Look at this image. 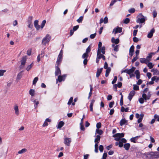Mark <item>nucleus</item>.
<instances>
[{
  "label": "nucleus",
  "mask_w": 159,
  "mask_h": 159,
  "mask_svg": "<svg viewBox=\"0 0 159 159\" xmlns=\"http://www.w3.org/2000/svg\"><path fill=\"white\" fill-rule=\"evenodd\" d=\"M91 51V46L90 45H89V47L87 48L86 49V52H85L89 53V52H90Z\"/></svg>",
  "instance_id": "41"
},
{
  "label": "nucleus",
  "mask_w": 159,
  "mask_h": 159,
  "mask_svg": "<svg viewBox=\"0 0 159 159\" xmlns=\"http://www.w3.org/2000/svg\"><path fill=\"white\" fill-rule=\"evenodd\" d=\"M130 21V20L129 18H127L124 21V23L125 24H128Z\"/></svg>",
  "instance_id": "45"
},
{
  "label": "nucleus",
  "mask_w": 159,
  "mask_h": 159,
  "mask_svg": "<svg viewBox=\"0 0 159 159\" xmlns=\"http://www.w3.org/2000/svg\"><path fill=\"white\" fill-rule=\"evenodd\" d=\"M116 2V0H112L110 4V6H112Z\"/></svg>",
  "instance_id": "58"
},
{
  "label": "nucleus",
  "mask_w": 159,
  "mask_h": 159,
  "mask_svg": "<svg viewBox=\"0 0 159 159\" xmlns=\"http://www.w3.org/2000/svg\"><path fill=\"white\" fill-rule=\"evenodd\" d=\"M130 146V145L129 143H126L124 144V148L126 150H128Z\"/></svg>",
  "instance_id": "22"
},
{
  "label": "nucleus",
  "mask_w": 159,
  "mask_h": 159,
  "mask_svg": "<svg viewBox=\"0 0 159 159\" xmlns=\"http://www.w3.org/2000/svg\"><path fill=\"white\" fill-rule=\"evenodd\" d=\"M71 142V139L70 138H66L64 139V143L66 145L69 146Z\"/></svg>",
  "instance_id": "9"
},
{
  "label": "nucleus",
  "mask_w": 159,
  "mask_h": 159,
  "mask_svg": "<svg viewBox=\"0 0 159 159\" xmlns=\"http://www.w3.org/2000/svg\"><path fill=\"white\" fill-rule=\"evenodd\" d=\"M147 66L149 69H151L153 67L154 65H153L152 62H150L148 64Z\"/></svg>",
  "instance_id": "34"
},
{
  "label": "nucleus",
  "mask_w": 159,
  "mask_h": 159,
  "mask_svg": "<svg viewBox=\"0 0 159 159\" xmlns=\"http://www.w3.org/2000/svg\"><path fill=\"white\" fill-rule=\"evenodd\" d=\"M150 61V59H147L146 58H141L140 59V61L142 63H144L147 64L148 62Z\"/></svg>",
  "instance_id": "14"
},
{
  "label": "nucleus",
  "mask_w": 159,
  "mask_h": 159,
  "mask_svg": "<svg viewBox=\"0 0 159 159\" xmlns=\"http://www.w3.org/2000/svg\"><path fill=\"white\" fill-rule=\"evenodd\" d=\"M64 125V123L63 121H60L59 122L58 126L57 128H61Z\"/></svg>",
  "instance_id": "24"
},
{
  "label": "nucleus",
  "mask_w": 159,
  "mask_h": 159,
  "mask_svg": "<svg viewBox=\"0 0 159 159\" xmlns=\"http://www.w3.org/2000/svg\"><path fill=\"white\" fill-rule=\"evenodd\" d=\"M101 137L99 135H97L96 138L94 140L95 143H99Z\"/></svg>",
  "instance_id": "29"
},
{
  "label": "nucleus",
  "mask_w": 159,
  "mask_h": 159,
  "mask_svg": "<svg viewBox=\"0 0 159 159\" xmlns=\"http://www.w3.org/2000/svg\"><path fill=\"white\" fill-rule=\"evenodd\" d=\"M142 98L145 101H146L147 100H148L147 98V95L145 93H143L142 94Z\"/></svg>",
  "instance_id": "40"
},
{
  "label": "nucleus",
  "mask_w": 159,
  "mask_h": 159,
  "mask_svg": "<svg viewBox=\"0 0 159 159\" xmlns=\"http://www.w3.org/2000/svg\"><path fill=\"white\" fill-rule=\"evenodd\" d=\"M38 77H35L33 81V84L34 85H35L37 81H38Z\"/></svg>",
  "instance_id": "37"
},
{
  "label": "nucleus",
  "mask_w": 159,
  "mask_h": 159,
  "mask_svg": "<svg viewBox=\"0 0 159 159\" xmlns=\"http://www.w3.org/2000/svg\"><path fill=\"white\" fill-rule=\"evenodd\" d=\"M27 149L25 148H23L18 152V154L23 153L26 152Z\"/></svg>",
  "instance_id": "35"
},
{
  "label": "nucleus",
  "mask_w": 159,
  "mask_h": 159,
  "mask_svg": "<svg viewBox=\"0 0 159 159\" xmlns=\"http://www.w3.org/2000/svg\"><path fill=\"white\" fill-rule=\"evenodd\" d=\"M117 79V77L116 76H115L114 77V78L113 81H112V84H114L116 82V81Z\"/></svg>",
  "instance_id": "42"
},
{
  "label": "nucleus",
  "mask_w": 159,
  "mask_h": 159,
  "mask_svg": "<svg viewBox=\"0 0 159 159\" xmlns=\"http://www.w3.org/2000/svg\"><path fill=\"white\" fill-rule=\"evenodd\" d=\"M133 40L134 42L137 43V42H138L139 41V39L138 38H137L136 37H134L133 38Z\"/></svg>",
  "instance_id": "55"
},
{
  "label": "nucleus",
  "mask_w": 159,
  "mask_h": 159,
  "mask_svg": "<svg viewBox=\"0 0 159 159\" xmlns=\"http://www.w3.org/2000/svg\"><path fill=\"white\" fill-rule=\"evenodd\" d=\"M33 18V17L32 16H30L29 17V20L28 21V23H31V20Z\"/></svg>",
  "instance_id": "60"
},
{
  "label": "nucleus",
  "mask_w": 159,
  "mask_h": 159,
  "mask_svg": "<svg viewBox=\"0 0 159 159\" xmlns=\"http://www.w3.org/2000/svg\"><path fill=\"white\" fill-rule=\"evenodd\" d=\"M23 71H21L17 75V77H16V80H20L22 77V72Z\"/></svg>",
  "instance_id": "28"
},
{
  "label": "nucleus",
  "mask_w": 159,
  "mask_h": 159,
  "mask_svg": "<svg viewBox=\"0 0 159 159\" xmlns=\"http://www.w3.org/2000/svg\"><path fill=\"white\" fill-rule=\"evenodd\" d=\"M114 104V101H112V102H110V103H109V107L110 108H112L113 107V105Z\"/></svg>",
  "instance_id": "57"
},
{
  "label": "nucleus",
  "mask_w": 159,
  "mask_h": 159,
  "mask_svg": "<svg viewBox=\"0 0 159 159\" xmlns=\"http://www.w3.org/2000/svg\"><path fill=\"white\" fill-rule=\"evenodd\" d=\"M67 75L66 74H64L62 75H61L58 76V79H57V81L59 82H61L62 81L65 80Z\"/></svg>",
  "instance_id": "5"
},
{
  "label": "nucleus",
  "mask_w": 159,
  "mask_h": 159,
  "mask_svg": "<svg viewBox=\"0 0 159 159\" xmlns=\"http://www.w3.org/2000/svg\"><path fill=\"white\" fill-rule=\"evenodd\" d=\"M51 39V37L48 34H47L42 40V44L44 45H45L47 43L49 42Z\"/></svg>",
  "instance_id": "2"
},
{
  "label": "nucleus",
  "mask_w": 159,
  "mask_h": 159,
  "mask_svg": "<svg viewBox=\"0 0 159 159\" xmlns=\"http://www.w3.org/2000/svg\"><path fill=\"white\" fill-rule=\"evenodd\" d=\"M29 94L32 96L33 97L35 94V90L34 89H30L29 90Z\"/></svg>",
  "instance_id": "27"
},
{
  "label": "nucleus",
  "mask_w": 159,
  "mask_h": 159,
  "mask_svg": "<svg viewBox=\"0 0 159 159\" xmlns=\"http://www.w3.org/2000/svg\"><path fill=\"white\" fill-rule=\"evenodd\" d=\"M138 16L140 17L138 18L136 20L137 23H143L145 21V17L142 13H140Z\"/></svg>",
  "instance_id": "4"
},
{
  "label": "nucleus",
  "mask_w": 159,
  "mask_h": 159,
  "mask_svg": "<svg viewBox=\"0 0 159 159\" xmlns=\"http://www.w3.org/2000/svg\"><path fill=\"white\" fill-rule=\"evenodd\" d=\"M139 101L141 104H143L144 102V100L142 98H139Z\"/></svg>",
  "instance_id": "53"
},
{
  "label": "nucleus",
  "mask_w": 159,
  "mask_h": 159,
  "mask_svg": "<svg viewBox=\"0 0 159 159\" xmlns=\"http://www.w3.org/2000/svg\"><path fill=\"white\" fill-rule=\"evenodd\" d=\"M124 136V133H116L113 135V137L115 138L114 140L116 141H119L120 140L121 138H122Z\"/></svg>",
  "instance_id": "3"
},
{
  "label": "nucleus",
  "mask_w": 159,
  "mask_h": 159,
  "mask_svg": "<svg viewBox=\"0 0 159 159\" xmlns=\"http://www.w3.org/2000/svg\"><path fill=\"white\" fill-rule=\"evenodd\" d=\"M145 154L147 157H148V156H150V158H154L157 157L159 156V153L158 152H146L145 153Z\"/></svg>",
  "instance_id": "1"
},
{
  "label": "nucleus",
  "mask_w": 159,
  "mask_h": 159,
  "mask_svg": "<svg viewBox=\"0 0 159 159\" xmlns=\"http://www.w3.org/2000/svg\"><path fill=\"white\" fill-rule=\"evenodd\" d=\"M154 55V53L153 52H151L150 53L148 54V56H147L146 57V59H150L151 60V59L152 57V55Z\"/></svg>",
  "instance_id": "32"
},
{
  "label": "nucleus",
  "mask_w": 159,
  "mask_h": 159,
  "mask_svg": "<svg viewBox=\"0 0 159 159\" xmlns=\"http://www.w3.org/2000/svg\"><path fill=\"white\" fill-rule=\"evenodd\" d=\"M138 58V57L136 56L134 57L132 60L131 62L132 63H133L134 62H135L137 59Z\"/></svg>",
  "instance_id": "59"
},
{
  "label": "nucleus",
  "mask_w": 159,
  "mask_h": 159,
  "mask_svg": "<svg viewBox=\"0 0 159 159\" xmlns=\"http://www.w3.org/2000/svg\"><path fill=\"white\" fill-rule=\"evenodd\" d=\"M6 70H0V76L3 75L4 73L6 72Z\"/></svg>",
  "instance_id": "49"
},
{
  "label": "nucleus",
  "mask_w": 159,
  "mask_h": 159,
  "mask_svg": "<svg viewBox=\"0 0 159 159\" xmlns=\"http://www.w3.org/2000/svg\"><path fill=\"white\" fill-rule=\"evenodd\" d=\"M134 47L133 45H132L130 48L129 51L134 52Z\"/></svg>",
  "instance_id": "50"
},
{
  "label": "nucleus",
  "mask_w": 159,
  "mask_h": 159,
  "mask_svg": "<svg viewBox=\"0 0 159 159\" xmlns=\"http://www.w3.org/2000/svg\"><path fill=\"white\" fill-rule=\"evenodd\" d=\"M96 33H95L94 34H91L90 35V37L92 39H94L96 35Z\"/></svg>",
  "instance_id": "61"
},
{
  "label": "nucleus",
  "mask_w": 159,
  "mask_h": 159,
  "mask_svg": "<svg viewBox=\"0 0 159 159\" xmlns=\"http://www.w3.org/2000/svg\"><path fill=\"white\" fill-rule=\"evenodd\" d=\"M135 93V92L134 90L131 91L129 93L128 96V98L130 101L131 100L133 97Z\"/></svg>",
  "instance_id": "11"
},
{
  "label": "nucleus",
  "mask_w": 159,
  "mask_h": 159,
  "mask_svg": "<svg viewBox=\"0 0 159 159\" xmlns=\"http://www.w3.org/2000/svg\"><path fill=\"white\" fill-rule=\"evenodd\" d=\"M62 56H61V54H59L56 65H59L62 61Z\"/></svg>",
  "instance_id": "10"
},
{
  "label": "nucleus",
  "mask_w": 159,
  "mask_h": 159,
  "mask_svg": "<svg viewBox=\"0 0 159 159\" xmlns=\"http://www.w3.org/2000/svg\"><path fill=\"white\" fill-rule=\"evenodd\" d=\"M73 98L72 97H71L70 98V99H69V100L67 103V104L69 105H70L73 101Z\"/></svg>",
  "instance_id": "48"
},
{
  "label": "nucleus",
  "mask_w": 159,
  "mask_h": 159,
  "mask_svg": "<svg viewBox=\"0 0 159 159\" xmlns=\"http://www.w3.org/2000/svg\"><path fill=\"white\" fill-rule=\"evenodd\" d=\"M102 46V43L101 42H99L98 44V54L100 53L101 52V48Z\"/></svg>",
  "instance_id": "26"
},
{
  "label": "nucleus",
  "mask_w": 159,
  "mask_h": 159,
  "mask_svg": "<svg viewBox=\"0 0 159 159\" xmlns=\"http://www.w3.org/2000/svg\"><path fill=\"white\" fill-rule=\"evenodd\" d=\"M14 110L15 112V113L17 115H18L19 114V110L18 107L16 105L14 107Z\"/></svg>",
  "instance_id": "30"
},
{
  "label": "nucleus",
  "mask_w": 159,
  "mask_h": 159,
  "mask_svg": "<svg viewBox=\"0 0 159 159\" xmlns=\"http://www.w3.org/2000/svg\"><path fill=\"white\" fill-rule=\"evenodd\" d=\"M26 60V56H24L22 57V59L20 61L21 65L20 66V69H22L23 67V66H24L25 65Z\"/></svg>",
  "instance_id": "6"
},
{
  "label": "nucleus",
  "mask_w": 159,
  "mask_h": 159,
  "mask_svg": "<svg viewBox=\"0 0 159 159\" xmlns=\"http://www.w3.org/2000/svg\"><path fill=\"white\" fill-rule=\"evenodd\" d=\"M101 123L100 122L96 124V127L98 129H99L101 128Z\"/></svg>",
  "instance_id": "52"
},
{
  "label": "nucleus",
  "mask_w": 159,
  "mask_h": 159,
  "mask_svg": "<svg viewBox=\"0 0 159 159\" xmlns=\"http://www.w3.org/2000/svg\"><path fill=\"white\" fill-rule=\"evenodd\" d=\"M133 89L134 90H139V87L136 84L133 85Z\"/></svg>",
  "instance_id": "38"
},
{
  "label": "nucleus",
  "mask_w": 159,
  "mask_h": 159,
  "mask_svg": "<svg viewBox=\"0 0 159 159\" xmlns=\"http://www.w3.org/2000/svg\"><path fill=\"white\" fill-rule=\"evenodd\" d=\"M154 118L155 119L157 118V120L158 121H159V116L157 114H155L154 115Z\"/></svg>",
  "instance_id": "63"
},
{
  "label": "nucleus",
  "mask_w": 159,
  "mask_h": 159,
  "mask_svg": "<svg viewBox=\"0 0 159 159\" xmlns=\"http://www.w3.org/2000/svg\"><path fill=\"white\" fill-rule=\"evenodd\" d=\"M88 57H89L88 53H87L86 52L84 53L82 56V58L83 59L87 58Z\"/></svg>",
  "instance_id": "33"
},
{
  "label": "nucleus",
  "mask_w": 159,
  "mask_h": 159,
  "mask_svg": "<svg viewBox=\"0 0 159 159\" xmlns=\"http://www.w3.org/2000/svg\"><path fill=\"white\" fill-rule=\"evenodd\" d=\"M120 140L123 143H125L127 142L126 139L125 138H122L121 139H120Z\"/></svg>",
  "instance_id": "62"
},
{
  "label": "nucleus",
  "mask_w": 159,
  "mask_h": 159,
  "mask_svg": "<svg viewBox=\"0 0 159 159\" xmlns=\"http://www.w3.org/2000/svg\"><path fill=\"white\" fill-rule=\"evenodd\" d=\"M140 137V136H138L134 137H132L130 139V141L131 142H133L134 143H138L137 140Z\"/></svg>",
  "instance_id": "15"
},
{
  "label": "nucleus",
  "mask_w": 159,
  "mask_h": 159,
  "mask_svg": "<svg viewBox=\"0 0 159 159\" xmlns=\"http://www.w3.org/2000/svg\"><path fill=\"white\" fill-rule=\"evenodd\" d=\"M38 22L39 21L37 20H35L34 22V26L38 30H39L40 28V26L38 24Z\"/></svg>",
  "instance_id": "16"
},
{
  "label": "nucleus",
  "mask_w": 159,
  "mask_h": 159,
  "mask_svg": "<svg viewBox=\"0 0 159 159\" xmlns=\"http://www.w3.org/2000/svg\"><path fill=\"white\" fill-rule=\"evenodd\" d=\"M33 102L34 103V106L35 108H36L37 107V106L39 104V101H36V100H34L33 101Z\"/></svg>",
  "instance_id": "44"
},
{
  "label": "nucleus",
  "mask_w": 159,
  "mask_h": 159,
  "mask_svg": "<svg viewBox=\"0 0 159 159\" xmlns=\"http://www.w3.org/2000/svg\"><path fill=\"white\" fill-rule=\"evenodd\" d=\"M117 84H115L113 85V89L116 91L117 92Z\"/></svg>",
  "instance_id": "51"
},
{
  "label": "nucleus",
  "mask_w": 159,
  "mask_h": 159,
  "mask_svg": "<svg viewBox=\"0 0 159 159\" xmlns=\"http://www.w3.org/2000/svg\"><path fill=\"white\" fill-rule=\"evenodd\" d=\"M135 9L134 8H131L128 10V11L130 13H133L135 12Z\"/></svg>",
  "instance_id": "36"
},
{
  "label": "nucleus",
  "mask_w": 159,
  "mask_h": 159,
  "mask_svg": "<svg viewBox=\"0 0 159 159\" xmlns=\"http://www.w3.org/2000/svg\"><path fill=\"white\" fill-rule=\"evenodd\" d=\"M97 56H98V59H100L102 58L104 60H105L106 59L105 57L103 54H101V52H100V53L98 54V52H97Z\"/></svg>",
  "instance_id": "21"
},
{
  "label": "nucleus",
  "mask_w": 159,
  "mask_h": 159,
  "mask_svg": "<svg viewBox=\"0 0 159 159\" xmlns=\"http://www.w3.org/2000/svg\"><path fill=\"white\" fill-rule=\"evenodd\" d=\"M103 69L102 68H101L100 69L98 68L97 70V73H96V77H98L100 75V74H101V72H102V70Z\"/></svg>",
  "instance_id": "20"
},
{
  "label": "nucleus",
  "mask_w": 159,
  "mask_h": 159,
  "mask_svg": "<svg viewBox=\"0 0 159 159\" xmlns=\"http://www.w3.org/2000/svg\"><path fill=\"white\" fill-rule=\"evenodd\" d=\"M33 66V63L31 64L30 65H29L26 68V70L27 71H29L32 68Z\"/></svg>",
  "instance_id": "43"
},
{
  "label": "nucleus",
  "mask_w": 159,
  "mask_h": 159,
  "mask_svg": "<svg viewBox=\"0 0 159 159\" xmlns=\"http://www.w3.org/2000/svg\"><path fill=\"white\" fill-rule=\"evenodd\" d=\"M127 123V120L125 119H122L120 122V125L121 126H122Z\"/></svg>",
  "instance_id": "19"
},
{
  "label": "nucleus",
  "mask_w": 159,
  "mask_h": 159,
  "mask_svg": "<svg viewBox=\"0 0 159 159\" xmlns=\"http://www.w3.org/2000/svg\"><path fill=\"white\" fill-rule=\"evenodd\" d=\"M122 27H117L116 28L113 29L112 33H114L115 35L118 33H120L122 31Z\"/></svg>",
  "instance_id": "8"
},
{
  "label": "nucleus",
  "mask_w": 159,
  "mask_h": 159,
  "mask_svg": "<svg viewBox=\"0 0 159 159\" xmlns=\"http://www.w3.org/2000/svg\"><path fill=\"white\" fill-rule=\"evenodd\" d=\"M111 41L112 43H115V44H117L119 43L120 40L118 38L115 39L114 37H112L111 39Z\"/></svg>",
  "instance_id": "18"
},
{
  "label": "nucleus",
  "mask_w": 159,
  "mask_h": 159,
  "mask_svg": "<svg viewBox=\"0 0 159 159\" xmlns=\"http://www.w3.org/2000/svg\"><path fill=\"white\" fill-rule=\"evenodd\" d=\"M46 23V21L45 20H43L41 23V26L40 27L41 28V29H43L44 27L45 24Z\"/></svg>",
  "instance_id": "39"
},
{
  "label": "nucleus",
  "mask_w": 159,
  "mask_h": 159,
  "mask_svg": "<svg viewBox=\"0 0 159 159\" xmlns=\"http://www.w3.org/2000/svg\"><path fill=\"white\" fill-rule=\"evenodd\" d=\"M153 75H159V71H158L157 69H156L155 72L153 73Z\"/></svg>",
  "instance_id": "64"
},
{
  "label": "nucleus",
  "mask_w": 159,
  "mask_h": 159,
  "mask_svg": "<svg viewBox=\"0 0 159 159\" xmlns=\"http://www.w3.org/2000/svg\"><path fill=\"white\" fill-rule=\"evenodd\" d=\"M108 18L107 16H106L104 19L102 18L100 20L99 23L101 24L103 22L104 24H107L108 22Z\"/></svg>",
  "instance_id": "13"
},
{
  "label": "nucleus",
  "mask_w": 159,
  "mask_h": 159,
  "mask_svg": "<svg viewBox=\"0 0 159 159\" xmlns=\"http://www.w3.org/2000/svg\"><path fill=\"white\" fill-rule=\"evenodd\" d=\"M59 65H56L55 66V76H57L58 75H61V70L59 67Z\"/></svg>",
  "instance_id": "7"
},
{
  "label": "nucleus",
  "mask_w": 159,
  "mask_h": 159,
  "mask_svg": "<svg viewBox=\"0 0 159 159\" xmlns=\"http://www.w3.org/2000/svg\"><path fill=\"white\" fill-rule=\"evenodd\" d=\"M155 30L154 28H152L151 30L148 33V35L147 37L149 38H151L152 37L153 34L154 33Z\"/></svg>",
  "instance_id": "12"
},
{
  "label": "nucleus",
  "mask_w": 159,
  "mask_h": 159,
  "mask_svg": "<svg viewBox=\"0 0 159 159\" xmlns=\"http://www.w3.org/2000/svg\"><path fill=\"white\" fill-rule=\"evenodd\" d=\"M107 154V153H104L103 155L102 158L101 159H106Z\"/></svg>",
  "instance_id": "56"
},
{
  "label": "nucleus",
  "mask_w": 159,
  "mask_h": 159,
  "mask_svg": "<svg viewBox=\"0 0 159 159\" xmlns=\"http://www.w3.org/2000/svg\"><path fill=\"white\" fill-rule=\"evenodd\" d=\"M135 69V68L134 67H132L130 69H127V74H128V75H130L131 73H133Z\"/></svg>",
  "instance_id": "17"
},
{
  "label": "nucleus",
  "mask_w": 159,
  "mask_h": 159,
  "mask_svg": "<svg viewBox=\"0 0 159 159\" xmlns=\"http://www.w3.org/2000/svg\"><path fill=\"white\" fill-rule=\"evenodd\" d=\"M83 20V17L82 16H80L79 18L77 20V21L79 23H81Z\"/></svg>",
  "instance_id": "46"
},
{
  "label": "nucleus",
  "mask_w": 159,
  "mask_h": 159,
  "mask_svg": "<svg viewBox=\"0 0 159 159\" xmlns=\"http://www.w3.org/2000/svg\"><path fill=\"white\" fill-rule=\"evenodd\" d=\"M105 47H102L101 49V52L103 54H105Z\"/></svg>",
  "instance_id": "47"
},
{
  "label": "nucleus",
  "mask_w": 159,
  "mask_h": 159,
  "mask_svg": "<svg viewBox=\"0 0 159 159\" xmlns=\"http://www.w3.org/2000/svg\"><path fill=\"white\" fill-rule=\"evenodd\" d=\"M96 132L97 134L100 135L102 134L103 132L102 130L99 129H97L96 130Z\"/></svg>",
  "instance_id": "31"
},
{
  "label": "nucleus",
  "mask_w": 159,
  "mask_h": 159,
  "mask_svg": "<svg viewBox=\"0 0 159 159\" xmlns=\"http://www.w3.org/2000/svg\"><path fill=\"white\" fill-rule=\"evenodd\" d=\"M134 74L136 75V78L137 79H139L140 78V72L139 70H136L134 72Z\"/></svg>",
  "instance_id": "23"
},
{
  "label": "nucleus",
  "mask_w": 159,
  "mask_h": 159,
  "mask_svg": "<svg viewBox=\"0 0 159 159\" xmlns=\"http://www.w3.org/2000/svg\"><path fill=\"white\" fill-rule=\"evenodd\" d=\"M103 146L102 145H100L99 147V149L101 152H102L103 150Z\"/></svg>",
  "instance_id": "54"
},
{
  "label": "nucleus",
  "mask_w": 159,
  "mask_h": 159,
  "mask_svg": "<svg viewBox=\"0 0 159 159\" xmlns=\"http://www.w3.org/2000/svg\"><path fill=\"white\" fill-rule=\"evenodd\" d=\"M106 69L105 76L107 77L108 76L109 74L111 71V68L109 67L107 69Z\"/></svg>",
  "instance_id": "25"
}]
</instances>
